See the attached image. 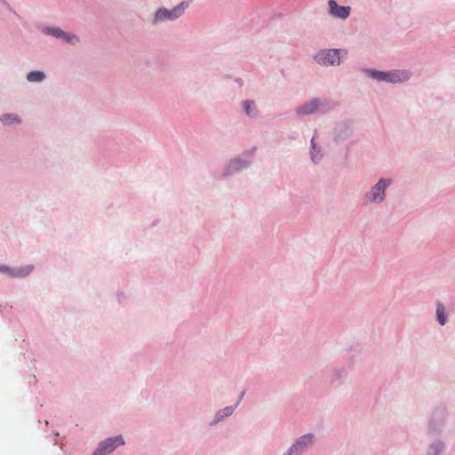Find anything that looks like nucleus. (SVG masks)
Listing matches in <instances>:
<instances>
[{
	"label": "nucleus",
	"instance_id": "nucleus-1",
	"mask_svg": "<svg viewBox=\"0 0 455 455\" xmlns=\"http://www.w3.org/2000/svg\"><path fill=\"white\" fill-rule=\"evenodd\" d=\"M341 50H323L315 56V60L321 65H339L340 62Z\"/></svg>",
	"mask_w": 455,
	"mask_h": 455
},
{
	"label": "nucleus",
	"instance_id": "nucleus-2",
	"mask_svg": "<svg viewBox=\"0 0 455 455\" xmlns=\"http://www.w3.org/2000/svg\"><path fill=\"white\" fill-rule=\"evenodd\" d=\"M188 6V4L181 3L172 10L159 9L155 15V21H162L164 20H174L182 15L185 9Z\"/></svg>",
	"mask_w": 455,
	"mask_h": 455
},
{
	"label": "nucleus",
	"instance_id": "nucleus-3",
	"mask_svg": "<svg viewBox=\"0 0 455 455\" xmlns=\"http://www.w3.org/2000/svg\"><path fill=\"white\" fill-rule=\"evenodd\" d=\"M124 441L122 436L108 438L101 442L99 448L93 452L92 455H107L111 453L117 446L124 445Z\"/></svg>",
	"mask_w": 455,
	"mask_h": 455
},
{
	"label": "nucleus",
	"instance_id": "nucleus-4",
	"mask_svg": "<svg viewBox=\"0 0 455 455\" xmlns=\"http://www.w3.org/2000/svg\"><path fill=\"white\" fill-rule=\"evenodd\" d=\"M391 183L389 180L381 179L379 182L371 188L370 193V200L374 203H379L384 199V190Z\"/></svg>",
	"mask_w": 455,
	"mask_h": 455
},
{
	"label": "nucleus",
	"instance_id": "nucleus-5",
	"mask_svg": "<svg viewBox=\"0 0 455 455\" xmlns=\"http://www.w3.org/2000/svg\"><path fill=\"white\" fill-rule=\"evenodd\" d=\"M329 12L331 15L339 19H347L349 14L351 8L349 6H340L335 0L328 1Z\"/></svg>",
	"mask_w": 455,
	"mask_h": 455
},
{
	"label": "nucleus",
	"instance_id": "nucleus-6",
	"mask_svg": "<svg viewBox=\"0 0 455 455\" xmlns=\"http://www.w3.org/2000/svg\"><path fill=\"white\" fill-rule=\"evenodd\" d=\"M313 435L307 434L303 435L292 447L290 448L287 455H299L305 447L313 443Z\"/></svg>",
	"mask_w": 455,
	"mask_h": 455
},
{
	"label": "nucleus",
	"instance_id": "nucleus-7",
	"mask_svg": "<svg viewBox=\"0 0 455 455\" xmlns=\"http://www.w3.org/2000/svg\"><path fill=\"white\" fill-rule=\"evenodd\" d=\"M45 32L46 34L51 35L54 37L62 38L72 44H75L78 42V38L76 36L68 34L59 28H48L45 29Z\"/></svg>",
	"mask_w": 455,
	"mask_h": 455
},
{
	"label": "nucleus",
	"instance_id": "nucleus-8",
	"mask_svg": "<svg viewBox=\"0 0 455 455\" xmlns=\"http://www.w3.org/2000/svg\"><path fill=\"white\" fill-rule=\"evenodd\" d=\"M32 269H33V267L31 266H27V267H20V268H18L15 270H11V269H9V267H7L5 266L0 267L1 272L9 273L12 276H14V277L26 276L32 271Z\"/></svg>",
	"mask_w": 455,
	"mask_h": 455
},
{
	"label": "nucleus",
	"instance_id": "nucleus-9",
	"mask_svg": "<svg viewBox=\"0 0 455 455\" xmlns=\"http://www.w3.org/2000/svg\"><path fill=\"white\" fill-rule=\"evenodd\" d=\"M409 73L404 70H394L388 72L387 82L390 83H401L406 81L409 78Z\"/></svg>",
	"mask_w": 455,
	"mask_h": 455
},
{
	"label": "nucleus",
	"instance_id": "nucleus-10",
	"mask_svg": "<svg viewBox=\"0 0 455 455\" xmlns=\"http://www.w3.org/2000/svg\"><path fill=\"white\" fill-rule=\"evenodd\" d=\"M319 106L317 100H311L308 104H306L298 109L299 114L309 115L314 113Z\"/></svg>",
	"mask_w": 455,
	"mask_h": 455
},
{
	"label": "nucleus",
	"instance_id": "nucleus-11",
	"mask_svg": "<svg viewBox=\"0 0 455 455\" xmlns=\"http://www.w3.org/2000/svg\"><path fill=\"white\" fill-rule=\"evenodd\" d=\"M45 78V75L42 71H32L29 72L27 76L28 81L34 82H41Z\"/></svg>",
	"mask_w": 455,
	"mask_h": 455
},
{
	"label": "nucleus",
	"instance_id": "nucleus-12",
	"mask_svg": "<svg viewBox=\"0 0 455 455\" xmlns=\"http://www.w3.org/2000/svg\"><path fill=\"white\" fill-rule=\"evenodd\" d=\"M436 316L438 323L441 325H444L446 323L445 308L443 304L438 303L436 306Z\"/></svg>",
	"mask_w": 455,
	"mask_h": 455
},
{
	"label": "nucleus",
	"instance_id": "nucleus-13",
	"mask_svg": "<svg viewBox=\"0 0 455 455\" xmlns=\"http://www.w3.org/2000/svg\"><path fill=\"white\" fill-rule=\"evenodd\" d=\"M1 121L2 123H4V124H10L13 122H19V119L16 116L14 115H12V114H5V115H3L2 117H1Z\"/></svg>",
	"mask_w": 455,
	"mask_h": 455
},
{
	"label": "nucleus",
	"instance_id": "nucleus-14",
	"mask_svg": "<svg viewBox=\"0 0 455 455\" xmlns=\"http://www.w3.org/2000/svg\"><path fill=\"white\" fill-rule=\"evenodd\" d=\"M371 76L373 78H376L377 80L387 82L388 72L371 71Z\"/></svg>",
	"mask_w": 455,
	"mask_h": 455
},
{
	"label": "nucleus",
	"instance_id": "nucleus-15",
	"mask_svg": "<svg viewBox=\"0 0 455 455\" xmlns=\"http://www.w3.org/2000/svg\"><path fill=\"white\" fill-rule=\"evenodd\" d=\"M232 412H233V408H232V407H226L224 410L220 411L217 413V415H216V417H217V421H219V420H220V419H224V418H225V417H227V416L231 415V414H232Z\"/></svg>",
	"mask_w": 455,
	"mask_h": 455
},
{
	"label": "nucleus",
	"instance_id": "nucleus-16",
	"mask_svg": "<svg viewBox=\"0 0 455 455\" xmlns=\"http://www.w3.org/2000/svg\"><path fill=\"white\" fill-rule=\"evenodd\" d=\"M244 110L248 116L253 115V109H254V102L252 101H245L243 103Z\"/></svg>",
	"mask_w": 455,
	"mask_h": 455
},
{
	"label": "nucleus",
	"instance_id": "nucleus-17",
	"mask_svg": "<svg viewBox=\"0 0 455 455\" xmlns=\"http://www.w3.org/2000/svg\"><path fill=\"white\" fill-rule=\"evenodd\" d=\"M311 144H312V148H313V150L314 152L312 153V159L314 162H316V155L315 154V137L311 140Z\"/></svg>",
	"mask_w": 455,
	"mask_h": 455
}]
</instances>
